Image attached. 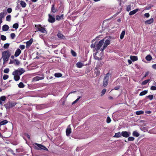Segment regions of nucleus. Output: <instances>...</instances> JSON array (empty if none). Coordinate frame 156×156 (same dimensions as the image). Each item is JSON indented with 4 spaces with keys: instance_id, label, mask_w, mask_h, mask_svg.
I'll list each match as a JSON object with an SVG mask.
<instances>
[{
    "instance_id": "nucleus-1",
    "label": "nucleus",
    "mask_w": 156,
    "mask_h": 156,
    "mask_svg": "<svg viewBox=\"0 0 156 156\" xmlns=\"http://www.w3.org/2000/svg\"><path fill=\"white\" fill-rule=\"evenodd\" d=\"M2 58L4 61V63L7 62L11 55V53L9 51H3L2 53Z\"/></svg>"
},
{
    "instance_id": "nucleus-2",
    "label": "nucleus",
    "mask_w": 156,
    "mask_h": 156,
    "mask_svg": "<svg viewBox=\"0 0 156 156\" xmlns=\"http://www.w3.org/2000/svg\"><path fill=\"white\" fill-rule=\"evenodd\" d=\"M25 71V70L23 68H19L13 71L12 74V75H17L20 76L23 74Z\"/></svg>"
},
{
    "instance_id": "nucleus-3",
    "label": "nucleus",
    "mask_w": 156,
    "mask_h": 156,
    "mask_svg": "<svg viewBox=\"0 0 156 156\" xmlns=\"http://www.w3.org/2000/svg\"><path fill=\"white\" fill-rule=\"evenodd\" d=\"M35 27L37 29V31H39L43 33H47V31L45 29L42 27L41 25H35Z\"/></svg>"
},
{
    "instance_id": "nucleus-4",
    "label": "nucleus",
    "mask_w": 156,
    "mask_h": 156,
    "mask_svg": "<svg viewBox=\"0 0 156 156\" xmlns=\"http://www.w3.org/2000/svg\"><path fill=\"white\" fill-rule=\"evenodd\" d=\"M104 42V40L102 39L99 41L98 43L96 42V44L95 46V49L97 50L101 49V47L103 44Z\"/></svg>"
},
{
    "instance_id": "nucleus-5",
    "label": "nucleus",
    "mask_w": 156,
    "mask_h": 156,
    "mask_svg": "<svg viewBox=\"0 0 156 156\" xmlns=\"http://www.w3.org/2000/svg\"><path fill=\"white\" fill-rule=\"evenodd\" d=\"M110 75V74L108 73L105 76L103 81V86L104 87H106L108 85L109 77Z\"/></svg>"
},
{
    "instance_id": "nucleus-6",
    "label": "nucleus",
    "mask_w": 156,
    "mask_h": 156,
    "mask_svg": "<svg viewBox=\"0 0 156 156\" xmlns=\"http://www.w3.org/2000/svg\"><path fill=\"white\" fill-rule=\"evenodd\" d=\"M35 145L36 146H35V148L38 150H41L43 149L44 150H47V148L44 146L42 145L41 144H39L37 143H35Z\"/></svg>"
},
{
    "instance_id": "nucleus-7",
    "label": "nucleus",
    "mask_w": 156,
    "mask_h": 156,
    "mask_svg": "<svg viewBox=\"0 0 156 156\" xmlns=\"http://www.w3.org/2000/svg\"><path fill=\"white\" fill-rule=\"evenodd\" d=\"M16 103L14 102H9L7 103L5 105V107L6 108H10L13 106H14Z\"/></svg>"
},
{
    "instance_id": "nucleus-8",
    "label": "nucleus",
    "mask_w": 156,
    "mask_h": 156,
    "mask_svg": "<svg viewBox=\"0 0 156 156\" xmlns=\"http://www.w3.org/2000/svg\"><path fill=\"white\" fill-rule=\"evenodd\" d=\"M110 44V41L108 40H106L104 43L103 47L102 48H101V51H103L106 48L107 46Z\"/></svg>"
},
{
    "instance_id": "nucleus-9",
    "label": "nucleus",
    "mask_w": 156,
    "mask_h": 156,
    "mask_svg": "<svg viewBox=\"0 0 156 156\" xmlns=\"http://www.w3.org/2000/svg\"><path fill=\"white\" fill-rule=\"evenodd\" d=\"M41 77H40L39 76H36L34 77L33 79V81H38L40 80H43L44 78V75L42 74V75Z\"/></svg>"
},
{
    "instance_id": "nucleus-10",
    "label": "nucleus",
    "mask_w": 156,
    "mask_h": 156,
    "mask_svg": "<svg viewBox=\"0 0 156 156\" xmlns=\"http://www.w3.org/2000/svg\"><path fill=\"white\" fill-rule=\"evenodd\" d=\"M122 136L125 137H128L130 135V133L129 132L127 131H122L121 133Z\"/></svg>"
},
{
    "instance_id": "nucleus-11",
    "label": "nucleus",
    "mask_w": 156,
    "mask_h": 156,
    "mask_svg": "<svg viewBox=\"0 0 156 156\" xmlns=\"http://www.w3.org/2000/svg\"><path fill=\"white\" fill-rule=\"evenodd\" d=\"M49 18L48 19V21L51 23H54L55 20V18L54 17V16H52L50 14H49Z\"/></svg>"
},
{
    "instance_id": "nucleus-12",
    "label": "nucleus",
    "mask_w": 156,
    "mask_h": 156,
    "mask_svg": "<svg viewBox=\"0 0 156 156\" xmlns=\"http://www.w3.org/2000/svg\"><path fill=\"white\" fill-rule=\"evenodd\" d=\"M71 129L70 127V126L69 125L67 129H66V134L67 136H69L70 134L71 133Z\"/></svg>"
},
{
    "instance_id": "nucleus-13",
    "label": "nucleus",
    "mask_w": 156,
    "mask_h": 156,
    "mask_svg": "<svg viewBox=\"0 0 156 156\" xmlns=\"http://www.w3.org/2000/svg\"><path fill=\"white\" fill-rule=\"evenodd\" d=\"M154 20L153 18H151L149 20H147L145 22V24H150L153 23Z\"/></svg>"
},
{
    "instance_id": "nucleus-14",
    "label": "nucleus",
    "mask_w": 156,
    "mask_h": 156,
    "mask_svg": "<svg viewBox=\"0 0 156 156\" xmlns=\"http://www.w3.org/2000/svg\"><path fill=\"white\" fill-rule=\"evenodd\" d=\"M21 53V51L20 50L19 48L17 49L15 52L14 56L16 57H18L20 55Z\"/></svg>"
},
{
    "instance_id": "nucleus-15",
    "label": "nucleus",
    "mask_w": 156,
    "mask_h": 156,
    "mask_svg": "<svg viewBox=\"0 0 156 156\" xmlns=\"http://www.w3.org/2000/svg\"><path fill=\"white\" fill-rule=\"evenodd\" d=\"M58 37L61 39H65V37L60 32H58L57 34Z\"/></svg>"
},
{
    "instance_id": "nucleus-16",
    "label": "nucleus",
    "mask_w": 156,
    "mask_h": 156,
    "mask_svg": "<svg viewBox=\"0 0 156 156\" xmlns=\"http://www.w3.org/2000/svg\"><path fill=\"white\" fill-rule=\"evenodd\" d=\"M33 40L32 39L28 41L26 43V47L28 48L32 43Z\"/></svg>"
},
{
    "instance_id": "nucleus-17",
    "label": "nucleus",
    "mask_w": 156,
    "mask_h": 156,
    "mask_svg": "<svg viewBox=\"0 0 156 156\" xmlns=\"http://www.w3.org/2000/svg\"><path fill=\"white\" fill-rule=\"evenodd\" d=\"M139 9H134L132 11H130L129 13V15H132L135 14L137 12L139 11Z\"/></svg>"
},
{
    "instance_id": "nucleus-18",
    "label": "nucleus",
    "mask_w": 156,
    "mask_h": 156,
    "mask_svg": "<svg viewBox=\"0 0 156 156\" xmlns=\"http://www.w3.org/2000/svg\"><path fill=\"white\" fill-rule=\"evenodd\" d=\"M9 28V27L7 25H5L2 26V30L4 31H6Z\"/></svg>"
},
{
    "instance_id": "nucleus-19",
    "label": "nucleus",
    "mask_w": 156,
    "mask_h": 156,
    "mask_svg": "<svg viewBox=\"0 0 156 156\" xmlns=\"http://www.w3.org/2000/svg\"><path fill=\"white\" fill-rule=\"evenodd\" d=\"M76 66L79 68H81L82 66H83L84 65L83 63L80 62H78L76 64Z\"/></svg>"
},
{
    "instance_id": "nucleus-20",
    "label": "nucleus",
    "mask_w": 156,
    "mask_h": 156,
    "mask_svg": "<svg viewBox=\"0 0 156 156\" xmlns=\"http://www.w3.org/2000/svg\"><path fill=\"white\" fill-rule=\"evenodd\" d=\"M130 58L133 61H137L138 60V58L137 56H130Z\"/></svg>"
},
{
    "instance_id": "nucleus-21",
    "label": "nucleus",
    "mask_w": 156,
    "mask_h": 156,
    "mask_svg": "<svg viewBox=\"0 0 156 156\" xmlns=\"http://www.w3.org/2000/svg\"><path fill=\"white\" fill-rule=\"evenodd\" d=\"M14 76V79L16 81H17L20 79V76L17 75H13Z\"/></svg>"
},
{
    "instance_id": "nucleus-22",
    "label": "nucleus",
    "mask_w": 156,
    "mask_h": 156,
    "mask_svg": "<svg viewBox=\"0 0 156 156\" xmlns=\"http://www.w3.org/2000/svg\"><path fill=\"white\" fill-rule=\"evenodd\" d=\"M94 71V73H96V76L99 75L100 74V71L98 69L96 68L95 69Z\"/></svg>"
},
{
    "instance_id": "nucleus-23",
    "label": "nucleus",
    "mask_w": 156,
    "mask_h": 156,
    "mask_svg": "<svg viewBox=\"0 0 156 156\" xmlns=\"http://www.w3.org/2000/svg\"><path fill=\"white\" fill-rule=\"evenodd\" d=\"M6 99V97L5 96H2L0 98V104L2 105V101H4Z\"/></svg>"
},
{
    "instance_id": "nucleus-24",
    "label": "nucleus",
    "mask_w": 156,
    "mask_h": 156,
    "mask_svg": "<svg viewBox=\"0 0 156 156\" xmlns=\"http://www.w3.org/2000/svg\"><path fill=\"white\" fill-rule=\"evenodd\" d=\"M54 6V4L52 5L51 12L55 13L56 12V9L55 7Z\"/></svg>"
},
{
    "instance_id": "nucleus-25",
    "label": "nucleus",
    "mask_w": 156,
    "mask_h": 156,
    "mask_svg": "<svg viewBox=\"0 0 156 156\" xmlns=\"http://www.w3.org/2000/svg\"><path fill=\"white\" fill-rule=\"evenodd\" d=\"M20 4L23 8H25L27 5L26 3L23 1L20 2Z\"/></svg>"
},
{
    "instance_id": "nucleus-26",
    "label": "nucleus",
    "mask_w": 156,
    "mask_h": 156,
    "mask_svg": "<svg viewBox=\"0 0 156 156\" xmlns=\"http://www.w3.org/2000/svg\"><path fill=\"white\" fill-rule=\"evenodd\" d=\"M63 15L62 14L61 15L57 16H56V20H60L63 19Z\"/></svg>"
},
{
    "instance_id": "nucleus-27",
    "label": "nucleus",
    "mask_w": 156,
    "mask_h": 156,
    "mask_svg": "<svg viewBox=\"0 0 156 156\" xmlns=\"http://www.w3.org/2000/svg\"><path fill=\"white\" fill-rule=\"evenodd\" d=\"M122 136L121 133L120 132H118L116 133H115V135L114 136V137H119Z\"/></svg>"
},
{
    "instance_id": "nucleus-28",
    "label": "nucleus",
    "mask_w": 156,
    "mask_h": 156,
    "mask_svg": "<svg viewBox=\"0 0 156 156\" xmlns=\"http://www.w3.org/2000/svg\"><path fill=\"white\" fill-rule=\"evenodd\" d=\"M4 13L1 12L0 13V24L2 23V19L4 17Z\"/></svg>"
},
{
    "instance_id": "nucleus-29",
    "label": "nucleus",
    "mask_w": 156,
    "mask_h": 156,
    "mask_svg": "<svg viewBox=\"0 0 156 156\" xmlns=\"http://www.w3.org/2000/svg\"><path fill=\"white\" fill-rule=\"evenodd\" d=\"M7 122H8V121L6 120H4L0 122V126H1L2 125L5 124L6 123H7Z\"/></svg>"
},
{
    "instance_id": "nucleus-30",
    "label": "nucleus",
    "mask_w": 156,
    "mask_h": 156,
    "mask_svg": "<svg viewBox=\"0 0 156 156\" xmlns=\"http://www.w3.org/2000/svg\"><path fill=\"white\" fill-rule=\"evenodd\" d=\"M147 93V90H144L140 93L139 94L140 96H143L144 95Z\"/></svg>"
},
{
    "instance_id": "nucleus-31",
    "label": "nucleus",
    "mask_w": 156,
    "mask_h": 156,
    "mask_svg": "<svg viewBox=\"0 0 156 156\" xmlns=\"http://www.w3.org/2000/svg\"><path fill=\"white\" fill-rule=\"evenodd\" d=\"M145 58L147 60L151 61L152 59V58L150 55H148L146 56Z\"/></svg>"
},
{
    "instance_id": "nucleus-32",
    "label": "nucleus",
    "mask_w": 156,
    "mask_h": 156,
    "mask_svg": "<svg viewBox=\"0 0 156 156\" xmlns=\"http://www.w3.org/2000/svg\"><path fill=\"white\" fill-rule=\"evenodd\" d=\"M133 135L134 136H135L136 137L139 136L140 135L139 133L136 131H134L133 133Z\"/></svg>"
},
{
    "instance_id": "nucleus-33",
    "label": "nucleus",
    "mask_w": 156,
    "mask_h": 156,
    "mask_svg": "<svg viewBox=\"0 0 156 156\" xmlns=\"http://www.w3.org/2000/svg\"><path fill=\"white\" fill-rule=\"evenodd\" d=\"M131 9V6L130 5H128L126 6V10L127 12H129Z\"/></svg>"
},
{
    "instance_id": "nucleus-34",
    "label": "nucleus",
    "mask_w": 156,
    "mask_h": 156,
    "mask_svg": "<svg viewBox=\"0 0 156 156\" xmlns=\"http://www.w3.org/2000/svg\"><path fill=\"white\" fill-rule=\"evenodd\" d=\"M136 114L137 115H140L144 113V112L142 111H139L136 112Z\"/></svg>"
},
{
    "instance_id": "nucleus-35",
    "label": "nucleus",
    "mask_w": 156,
    "mask_h": 156,
    "mask_svg": "<svg viewBox=\"0 0 156 156\" xmlns=\"http://www.w3.org/2000/svg\"><path fill=\"white\" fill-rule=\"evenodd\" d=\"M150 80L149 79L146 80L144 81H143L142 83V85H146L149 81Z\"/></svg>"
},
{
    "instance_id": "nucleus-36",
    "label": "nucleus",
    "mask_w": 156,
    "mask_h": 156,
    "mask_svg": "<svg viewBox=\"0 0 156 156\" xmlns=\"http://www.w3.org/2000/svg\"><path fill=\"white\" fill-rule=\"evenodd\" d=\"M125 34V30H123L122 32V33L121 34V35H120V37L121 39H122L124 37Z\"/></svg>"
},
{
    "instance_id": "nucleus-37",
    "label": "nucleus",
    "mask_w": 156,
    "mask_h": 156,
    "mask_svg": "<svg viewBox=\"0 0 156 156\" xmlns=\"http://www.w3.org/2000/svg\"><path fill=\"white\" fill-rule=\"evenodd\" d=\"M25 85L22 82H20L18 84V87L20 88H22L24 87Z\"/></svg>"
},
{
    "instance_id": "nucleus-38",
    "label": "nucleus",
    "mask_w": 156,
    "mask_h": 156,
    "mask_svg": "<svg viewBox=\"0 0 156 156\" xmlns=\"http://www.w3.org/2000/svg\"><path fill=\"white\" fill-rule=\"evenodd\" d=\"M54 76L56 77H61L62 76V74L60 73H57L55 74Z\"/></svg>"
},
{
    "instance_id": "nucleus-39",
    "label": "nucleus",
    "mask_w": 156,
    "mask_h": 156,
    "mask_svg": "<svg viewBox=\"0 0 156 156\" xmlns=\"http://www.w3.org/2000/svg\"><path fill=\"white\" fill-rule=\"evenodd\" d=\"M6 20L7 21L9 22L11 20V16L10 15H8L6 17Z\"/></svg>"
},
{
    "instance_id": "nucleus-40",
    "label": "nucleus",
    "mask_w": 156,
    "mask_h": 156,
    "mask_svg": "<svg viewBox=\"0 0 156 156\" xmlns=\"http://www.w3.org/2000/svg\"><path fill=\"white\" fill-rule=\"evenodd\" d=\"M18 24L17 23H16L13 25L12 27L13 28L16 29L18 28Z\"/></svg>"
},
{
    "instance_id": "nucleus-41",
    "label": "nucleus",
    "mask_w": 156,
    "mask_h": 156,
    "mask_svg": "<svg viewBox=\"0 0 156 156\" xmlns=\"http://www.w3.org/2000/svg\"><path fill=\"white\" fill-rule=\"evenodd\" d=\"M147 98H149L150 100H151L153 99V96L152 95H149L146 97Z\"/></svg>"
},
{
    "instance_id": "nucleus-42",
    "label": "nucleus",
    "mask_w": 156,
    "mask_h": 156,
    "mask_svg": "<svg viewBox=\"0 0 156 156\" xmlns=\"http://www.w3.org/2000/svg\"><path fill=\"white\" fill-rule=\"evenodd\" d=\"M14 61H15V64L16 65H18L20 63V61L17 59H14Z\"/></svg>"
},
{
    "instance_id": "nucleus-43",
    "label": "nucleus",
    "mask_w": 156,
    "mask_h": 156,
    "mask_svg": "<svg viewBox=\"0 0 156 156\" xmlns=\"http://www.w3.org/2000/svg\"><path fill=\"white\" fill-rule=\"evenodd\" d=\"M1 39L3 41H5L6 40V38L5 36L3 35H1Z\"/></svg>"
},
{
    "instance_id": "nucleus-44",
    "label": "nucleus",
    "mask_w": 156,
    "mask_h": 156,
    "mask_svg": "<svg viewBox=\"0 0 156 156\" xmlns=\"http://www.w3.org/2000/svg\"><path fill=\"white\" fill-rule=\"evenodd\" d=\"M9 71V68H6L4 69V73H8Z\"/></svg>"
},
{
    "instance_id": "nucleus-45",
    "label": "nucleus",
    "mask_w": 156,
    "mask_h": 156,
    "mask_svg": "<svg viewBox=\"0 0 156 156\" xmlns=\"http://www.w3.org/2000/svg\"><path fill=\"white\" fill-rule=\"evenodd\" d=\"M9 44L8 43H6L4 44L3 47L4 48H8Z\"/></svg>"
},
{
    "instance_id": "nucleus-46",
    "label": "nucleus",
    "mask_w": 156,
    "mask_h": 156,
    "mask_svg": "<svg viewBox=\"0 0 156 156\" xmlns=\"http://www.w3.org/2000/svg\"><path fill=\"white\" fill-rule=\"evenodd\" d=\"M134 140V138L133 137H129L128 138V140L129 141H133Z\"/></svg>"
},
{
    "instance_id": "nucleus-47",
    "label": "nucleus",
    "mask_w": 156,
    "mask_h": 156,
    "mask_svg": "<svg viewBox=\"0 0 156 156\" xmlns=\"http://www.w3.org/2000/svg\"><path fill=\"white\" fill-rule=\"evenodd\" d=\"M111 121V119L109 117H108L107 119L106 122L107 123H109Z\"/></svg>"
},
{
    "instance_id": "nucleus-48",
    "label": "nucleus",
    "mask_w": 156,
    "mask_h": 156,
    "mask_svg": "<svg viewBox=\"0 0 156 156\" xmlns=\"http://www.w3.org/2000/svg\"><path fill=\"white\" fill-rule=\"evenodd\" d=\"M71 53L73 56H76V53L73 50H71Z\"/></svg>"
},
{
    "instance_id": "nucleus-49",
    "label": "nucleus",
    "mask_w": 156,
    "mask_h": 156,
    "mask_svg": "<svg viewBox=\"0 0 156 156\" xmlns=\"http://www.w3.org/2000/svg\"><path fill=\"white\" fill-rule=\"evenodd\" d=\"M10 36L11 38L13 39L15 37V34L14 33H12L11 34Z\"/></svg>"
},
{
    "instance_id": "nucleus-50",
    "label": "nucleus",
    "mask_w": 156,
    "mask_h": 156,
    "mask_svg": "<svg viewBox=\"0 0 156 156\" xmlns=\"http://www.w3.org/2000/svg\"><path fill=\"white\" fill-rule=\"evenodd\" d=\"M9 77V76L8 75H4L3 76V79L4 80L7 79Z\"/></svg>"
},
{
    "instance_id": "nucleus-51",
    "label": "nucleus",
    "mask_w": 156,
    "mask_h": 156,
    "mask_svg": "<svg viewBox=\"0 0 156 156\" xmlns=\"http://www.w3.org/2000/svg\"><path fill=\"white\" fill-rule=\"evenodd\" d=\"M19 47L21 49L23 50L25 48V46L24 45H21Z\"/></svg>"
},
{
    "instance_id": "nucleus-52",
    "label": "nucleus",
    "mask_w": 156,
    "mask_h": 156,
    "mask_svg": "<svg viewBox=\"0 0 156 156\" xmlns=\"http://www.w3.org/2000/svg\"><path fill=\"white\" fill-rule=\"evenodd\" d=\"M80 98V97H79L78 98L73 102L72 104L76 103L79 100Z\"/></svg>"
},
{
    "instance_id": "nucleus-53",
    "label": "nucleus",
    "mask_w": 156,
    "mask_h": 156,
    "mask_svg": "<svg viewBox=\"0 0 156 156\" xmlns=\"http://www.w3.org/2000/svg\"><path fill=\"white\" fill-rule=\"evenodd\" d=\"M150 89L152 90H156V87L154 86H151Z\"/></svg>"
},
{
    "instance_id": "nucleus-54",
    "label": "nucleus",
    "mask_w": 156,
    "mask_h": 156,
    "mask_svg": "<svg viewBox=\"0 0 156 156\" xmlns=\"http://www.w3.org/2000/svg\"><path fill=\"white\" fill-rule=\"evenodd\" d=\"M144 16L146 18H147L150 16V14H149V13H147L144 14Z\"/></svg>"
},
{
    "instance_id": "nucleus-55",
    "label": "nucleus",
    "mask_w": 156,
    "mask_h": 156,
    "mask_svg": "<svg viewBox=\"0 0 156 156\" xmlns=\"http://www.w3.org/2000/svg\"><path fill=\"white\" fill-rule=\"evenodd\" d=\"M96 42L94 44H91V45H90L91 47L92 48H95V46H96Z\"/></svg>"
},
{
    "instance_id": "nucleus-56",
    "label": "nucleus",
    "mask_w": 156,
    "mask_h": 156,
    "mask_svg": "<svg viewBox=\"0 0 156 156\" xmlns=\"http://www.w3.org/2000/svg\"><path fill=\"white\" fill-rule=\"evenodd\" d=\"M12 11V9L11 8H9L7 9V11L9 13H10Z\"/></svg>"
},
{
    "instance_id": "nucleus-57",
    "label": "nucleus",
    "mask_w": 156,
    "mask_h": 156,
    "mask_svg": "<svg viewBox=\"0 0 156 156\" xmlns=\"http://www.w3.org/2000/svg\"><path fill=\"white\" fill-rule=\"evenodd\" d=\"M106 92V90L105 89H104L101 92V96L103 95Z\"/></svg>"
},
{
    "instance_id": "nucleus-58",
    "label": "nucleus",
    "mask_w": 156,
    "mask_h": 156,
    "mask_svg": "<svg viewBox=\"0 0 156 156\" xmlns=\"http://www.w3.org/2000/svg\"><path fill=\"white\" fill-rule=\"evenodd\" d=\"M149 71H147V72H146L144 75V77H146L149 74Z\"/></svg>"
},
{
    "instance_id": "nucleus-59",
    "label": "nucleus",
    "mask_w": 156,
    "mask_h": 156,
    "mask_svg": "<svg viewBox=\"0 0 156 156\" xmlns=\"http://www.w3.org/2000/svg\"><path fill=\"white\" fill-rule=\"evenodd\" d=\"M42 106L39 105L37 107V108L39 109H41L42 108Z\"/></svg>"
},
{
    "instance_id": "nucleus-60",
    "label": "nucleus",
    "mask_w": 156,
    "mask_h": 156,
    "mask_svg": "<svg viewBox=\"0 0 156 156\" xmlns=\"http://www.w3.org/2000/svg\"><path fill=\"white\" fill-rule=\"evenodd\" d=\"M15 63V61H14V60H10L9 63V64H12V63Z\"/></svg>"
},
{
    "instance_id": "nucleus-61",
    "label": "nucleus",
    "mask_w": 156,
    "mask_h": 156,
    "mask_svg": "<svg viewBox=\"0 0 156 156\" xmlns=\"http://www.w3.org/2000/svg\"><path fill=\"white\" fill-rule=\"evenodd\" d=\"M152 67L154 69H156V64H154L152 66Z\"/></svg>"
},
{
    "instance_id": "nucleus-62",
    "label": "nucleus",
    "mask_w": 156,
    "mask_h": 156,
    "mask_svg": "<svg viewBox=\"0 0 156 156\" xmlns=\"http://www.w3.org/2000/svg\"><path fill=\"white\" fill-rule=\"evenodd\" d=\"M145 113L148 114H150L151 113V112L149 111H145Z\"/></svg>"
},
{
    "instance_id": "nucleus-63",
    "label": "nucleus",
    "mask_w": 156,
    "mask_h": 156,
    "mask_svg": "<svg viewBox=\"0 0 156 156\" xmlns=\"http://www.w3.org/2000/svg\"><path fill=\"white\" fill-rule=\"evenodd\" d=\"M128 62L129 65H130L132 63V61L130 60L129 59L128 60Z\"/></svg>"
},
{
    "instance_id": "nucleus-64",
    "label": "nucleus",
    "mask_w": 156,
    "mask_h": 156,
    "mask_svg": "<svg viewBox=\"0 0 156 156\" xmlns=\"http://www.w3.org/2000/svg\"><path fill=\"white\" fill-rule=\"evenodd\" d=\"M94 58L96 60H99L100 59L99 58H98V57L97 56H95L94 57Z\"/></svg>"
}]
</instances>
